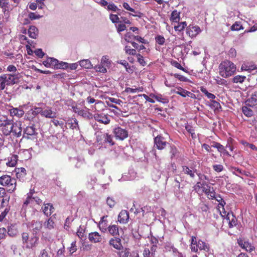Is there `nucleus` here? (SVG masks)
Here are the masks:
<instances>
[{"label": "nucleus", "mask_w": 257, "mask_h": 257, "mask_svg": "<svg viewBox=\"0 0 257 257\" xmlns=\"http://www.w3.org/2000/svg\"><path fill=\"white\" fill-rule=\"evenodd\" d=\"M10 120L8 119L6 115H0V127L6 124Z\"/></svg>", "instance_id": "obj_60"}, {"label": "nucleus", "mask_w": 257, "mask_h": 257, "mask_svg": "<svg viewBox=\"0 0 257 257\" xmlns=\"http://www.w3.org/2000/svg\"><path fill=\"white\" fill-rule=\"evenodd\" d=\"M231 31H239L243 29V27L239 22H236L233 24L230 28Z\"/></svg>", "instance_id": "obj_51"}, {"label": "nucleus", "mask_w": 257, "mask_h": 257, "mask_svg": "<svg viewBox=\"0 0 257 257\" xmlns=\"http://www.w3.org/2000/svg\"><path fill=\"white\" fill-rule=\"evenodd\" d=\"M16 176L18 178L21 179L26 175V170L24 168H18L16 169Z\"/></svg>", "instance_id": "obj_39"}, {"label": "nucleus", "mask_w": 257, "mask_h": 257, "mask_svg": "<svg viewBox=\"0 0 257 257\" xmlns=\"http://www.w3.org/2000/svg\"><path fill=\"white\" fill-rule=\"evenodd\" d=\"M154 147L157 149L163 150L166 147L167 142L163 137L158 135L154 138Z\"/></svg>", "instance_id": "obj_9"}, {"label": "nucleus", "mask_w": 257, "mask_h": 257, "mask_svg": "<svg viewBox=\"0 0 257 257\" xmlns=\"http://www.w3.org/2000/svg\"><path fill=\"white\" fill-rule=\"evenodd\" d=\"M246 105L250 107H253L257 105V98L253 96H251L245 102Z\"/></svg>", "instance_id": "obj_42"}, {"label": "nucleus", "mask_w": 257, "mask_h": 257, "mask_svg": "<svg viewBox=\"0 0 257 257\" xmlns=\"http://www.w3.org/2000/svg\"><path fill=\"white\" fill-rule=\"evenodd\" d=\"M19 73L4 74L0 76V91L5 89L6 86H11L19 81Z\"/></svg>", "instance_id": "obj_2"}, {"label": "nucleus", "mask_w": 257, "mask_h": 257, "mask_svg": "<svg viewBox=\"0 0 257 257\" xmlns=\"http://www.w3.org/2000/svg\"><path fill=\"white\" fill-rule=\"evenodd\" d=\"M103 239V237L97 231L91 232L88 234V239L92 243H101Z\"/></svg>", "instance_id": "obj_10"}, {"label": "nucleus", "mask_w": 257, "mask_h": 257, "mask_svg": "<svg viewBox=\"0 0 257 257\" xmlns=\"http://www.w3.org/2000/svg\"><path fill=\"white\" fill-rule=\"evenodd\" d=\"M122 6L127 11H129L130 12H133V13H138L140 15H141L142 13L140 12H136L135 11V10L132 8H131L129 4L127 3H126V2H124L123 4H122ZM134 17H141V15H138V14H136V15H132Z\"/></svg>", "instance_id": "obj_40"}, {"label": "nucleus", "mask_w": 257, "mask_h": 257, "mask_svg": "<svg viewBox=\"0 0 257 257\" xmlns=\"http://www.w3.org/2000/svg\"><path fill=\"white\" fill-rule=\"evenodd\" d=\"M0 184L7 186V191L10 193L13 192L16 189V179L9 175H4L0 177Z\"/></svg>", "instance_id": "obj_5"}, {"label": "nucleus", "mask_w": 257, "mask_h": 257, "mask_svg": "<svg viewBox=\"0 0 257 257\" xmlns=\"http://www.w3.org/2000/svg\"><path fill=\"white\" fill-rule=\"evenodd\" d=\"M107 230L113 236H120V231L122 230V229L119 228L117 225L110 224L107 226Z\"/></svg>", "instance_id": "obj_16"}, {"label": "nucleus", "mask_w": 257, "mask_h": 257, "mask_svg": "<svg viewBox=\"0 0 257 257\" xmlns=\"http://www.w3.org/2000/svg\"><path fill=\"white\" fill-rule=\"evenodd\" d=\"M176 88L177 90L174 91V92L176 94L180 95L183 97H185L187 96H188L190 97L191 98H194L195 96L194 94L185 89H183L181 87H177Z\"/></svg>", "instance_id": "obj_20"}, {"label": "nucleus", "mask_w": 257, "mask_h": 257, "mask_svg": "<svg viewBox=\"0 0 257 257\" xmlns=\"http://www.w3.org/2000/svg\"><path fill=\"white\" fill-rule=\"evenodd\" d=\"M109 19L112 23L115 24L119 22V18L117 15L110 14L109 15Z\"/></svg>", "instance_id": "obj_57"}, {"label": "nucleus", "mask_w": 257, "mask_h": 257, "mask_svg": "<svg viewBox=\"0 0 257 257\" xmlns=\"http://www.w3.org/2000/svg\"><path fill=\"white\" fill-rule=\"evenodd\" d=\"M18 160V156L17 155H13L9 158L8 162L7 163V165L9 167H15Z\"/></svg>", "instance_id": "obj_33"}, {"label": "nucleus", "mask_w": 257, "mask_h": 257, "mask_svg": "<svg viewBox=\"0 0 257 257\" xmlns=\"http://www.w3.org/2000/svg\"><path fill=\"white\" fill-rule=\"evenodd\" d=\"M95 69L96 71L105 73L107 72L106 67L102 65L101 63L100 64L95 66Z\"/></svg>", "instance_id": "obj_53"}, {"label": "nucleus", "mask_w": 257, "mask_h": 257, "mask_svg": "<svg viewBox=\"0 0 257 257\" xmlns=\"http://www.w3.org/2000/svg\"><path fill=\"white\" fill-rule=\"evenodd\" d=\"M42 209L43 213L47 216H50L55 210L53 205L50 203H44V206L42 207Z\"/></svg>", "instance_id": "obj_22"}, {"label": "nucleus", "mask_w": 257, "mask_h": 257, "mask_svg": "<svg viewBox=\"0 0 257 257\" xmlns=\"http://www.w3.org/2000/svg\"><path fill=\"white\" fill-rule=\"evenodd\" d=\"M214 199H215L217 202H219V204L217 207H220V206H224L226 204L220 195H215V198H214Z\"/></svg>", "instance_id": "obj_54"}, {"label": "nucleus", "mask_w": 257, "mask_h": 257, "mask_svg": "<svg viewBox=\"0 0 257 257\" xmlns=\"http://www.w3.org/2000/svg\"><path fill=\"white\" fill-rule=\"evenodd\" d=\"M171 64L175 67L181 70L182 71L188 73L189 72L185 68H183L181 65L177 61L173 60L171 61Z\"/></svg>", "instance_id": "obj_49"}, {"label": "nucleus", "mask_w": 257, "mask_h": 257, "mask_svg": "<svg viewBox=\"0 0 257 257\" xmlns=\"http://www.w3.org/2000/svg\"><path fill=\"white\" fill-rule=\"evenodd\" d=\"M69 128L72 130L76 129L78 127V122L75 118H69L65 123Z\"/></svg>", "instance_id": "obj_28"}, {"label": "nucleus", "mask_w": 257, "mask_h": 257, "mask_svg": "<svg viewBox=\"0 0 257 257\" xmlns=\"http://www.w3.org/2000/svg\"><path fill=\"white\" fill-rule=\"evenodd\" d=\"M9 112L11 116L13 117L16 116L18 118L22 117L25 113L22 108V106H20L18 108L12 106V108L9 109Z\"/></svg>", "instance_id": "obj_17"}, {"label": "nucleus", "mask_w": 257, "mask_h": 257, "mask_svg": "<svg viewBox=\"0 0 257 257\" xmlns=\"http://www.w3.org/2000/svg\"><path fill=\"white\" fill-rule=\"evenodd\" d=\"M211 147L212 148L217 149V151L221 154L226 155L227 156H231V154H230L229 152L226 150L225 147L218 142H213L212 145H211Z\"/></svg>", "instance_id": "obj_23"}, {"label": "nucleus", "mask_w": 257, "mask_h": 257, "mask_svg": "<svg viewBox=\"0 0 257 257\" xmlns=\"http://www.w3.org/2000/svg\"><path fill=\"white\" fill-rule=\"evenodd\" d=\"M22 239L23 244L25 245L26 248L31 249L36 246L39 238L36 234L33 233L30 236L28 232H23L22 234Z\"/></svg>", "instance_id": "obj_4"}, {"label": "nucleus", "mask_w": 257, "mask_h": 257, "mask_svg": "<svg viewBox=\"0 0 257 257\" xmlns=\"http://www.w3.org/2000/svg\"><path fill=\"white\" fill-rule=\"evenodd\" d=\"M103 139L104 142L108 144L110 146L114 145V142L113 141L112 136L108 133H105L103 135Z\"/></svg>", "instance_id": "obj_38"}, {"label": "nucleus", "mask_w": 257, "mask_h": 257, "mask_svg": "<svg viewBox=\"0 0 257 257\" xmlns=\"http://www.w3.org/2000/svg\"><path fill=\"white\" fill-rule=\"evenodd\" d=\"M13 131L12 133L13 135L17 137H19L22 135V128L21 126V124L18 123H13Z\"/></svg>", "instance_id": "obj_27"}, {"label": "nucleus", "mask_w": 257, "mask_h": 257, "mask_svg": "<svg viewBox=\"0 0 257 257\" xmlns=\"http://www.w3.org/2000/svg\"><path fill=\"white\" fill-rule=\"evenodd\" d=\"M180 13L176 10L172 11L170 18V20L173 23H178L180 19Z\"/></svg>", "instance_id": "obj_32"}, {"label": "nucleus", "mask_w": 257, "mask_h": 257, "mask_svg": "<svg viewBox=\"0 0 257 257\" xmlns=\"http://www.w3.org/2000/svg\"><path fill=\"white\" fill-rule=\"evenodd\" d=\"M238 244L241 248L247 251L251 252L254 249V247L250 243L247 241H244L243 240H238Z\"/></svg>", "instance_id": "obj_25"}, {"label": "nucleus", "mask_w": 257, "mask_h": 257, "mask_svg": "<svg viewBox=\"0 0 257 257\" xmlns=\"http://www.w3.org/2000/svg\"><path fill=\"white\" fill-rule=\"evenodd\" d=\"M134 37H136L135 35L128 33L125 35L124 39L127 42L131 43L135 40Z\"/></svg>", "instance_id": "obj_63"}, {"label": "nucleus", "mask_w": 257, "mask_h": 257, "mask_svg": "<svg viewBox=\"0 0 257 257\" xmlns=\"http://www.w3.org/2000/svg\"><path fill=\"white\" fill-rule=\"evenodd\" d=\"M204 194L207 196L209 199H214L215 198V192L212 187L209 186L207 189V191L204 192Z\"/></svg>", "instance_id": "obj_34"}, {"label": "nucleus", "mask_w": 257, "mask_h": 257, "mask_svg": "<svg viewBox=\"0 0 257 257\" xmlns=\"http://www.w3.org/2000/svg\"><path fill=\"white\" fill-rule=\"evenodd\" d=\"M178 25L174 27V29L176 31L181 32L187 26L186 22H178Z\"/></svg>", "instance_id": "obj_47"}, {"label": "nucleus", "mask_w": 257, "mask_h": 257, "mask_svg": "<svg viewBox=\"0 0 257 257\" xmlns=\"http://www.w3.org/2000/svg\"><path fill=\"white\" fill-rule=\"evenodd\" d=\"M38 29L34 26H31L28 29V35L31 38L36 39L38 35Z\"/></svg>", "instance_id": "obj_30"}, {"label": "nucleus", "mask_w": 257, "mask_h": 257, "mask_svg": "<svg viewBox=\"0 0 257 257\" xmlns=\"http://www.w3.org/2000/svg\"><path fill=\"white\" fill-rule=\"evenodd\" d=\"M242 112L246 116L248 117H250L253 115V111L252 110L246 106H242Z\"/></svg>", "instance_id": "obj_43"}, {"label": "nucleus", "mask_w": 257, "mask_h": 257, "mask_svg": "<svg viewBox=\"0 0 257 257\" xmlns=\"http://www.w3.org/2000/svg\"><path fill=\"white\" fill-rule=\"evenodd\" d=\"M101 63L106 67H109L110 65V62L109 59L106 56L102 57L101 60Z\"/></svg>", "instance_id": "obj_56"}, {"label": "nucleus", "mask_w": 257, "mask_h": 257, "mask_svg": "<svg viewBox=\"0 0 257 257\" xmlns=\"http://www.w3.org/2000/svg\"><path fill=\"white\" fill-rule=\"evenodd\" d=\"M218 69L219 75L226 78L234 74L236 67L233 62L226 60L220 63Z\"/></svg>", "instance_id": "obj_1"}, {"label": "nucleus", "mask_w": 257, "mask_h": 257, "mask_svg": "<svg viewBox=\"0 0 257 257\" xmlns=\"http://www.w3.org/2000/svg\"><path fill=\"white\" fill-rule=\"evenodd\" d=\"M201 32V30L198 26L190 25L186 28V34L191 38L195 37Z\"/></svg>", "instance_id": "obj_8"}, {"label": "nucleus", "mask_w": 257, "mask_h": 257, "mask_svg": "<svg viewBox=\"0 0 257 257\" xmlns=\"http://www.w3.org/2000/svg\"><path fill=\"white\" fill-rule=\"evenodd\" d=\"M155 40L156 43L158 44L159 45H163L165 43V39L162 35H157L155 37Z\"/></svg>", "instance_id": "obj_52"}, {"label": "nucleus", "mask_w": 257, "mask_h": 257, "mask_svg": "<svg viewBox=\"0 0 257 257\" xmlns=\"http://www.w3.org/2000/svg\"><path fill=\"white\" fill-rule=\"evenodd\" d=\"M13 120H10L1 127V131L4 135L8 136L11 134L13 131Z\"/></svg>", "instance_id": "obj_19"}, {"label": "nucleus", "mask_w": 257, "mask_h": 257, "mask_svg": "<svg viewBox=\"0 0 257 257\" xmlns=\"http://www.w3.org/2000/svg\"><path fill=\"white\" fill-rule=\"evenodd\" d=\"M40 114L43 116L50 118H54L56 116V112L52 111L51 109H48L44 110L41 109Z\"/></svg>", "instance_id": "obj_29"}, {"label": "nucleus", "mask_w": 257, "mask_h": 257, "mask_svg": "<svg viewBox=\"0 0 257 257\" xmlns=\"http://www.w3.org/2000/svg\"><path fill=\"white\" fill-rule=\"evenodd\" d=\"M79 64L82 67H84L86 69H90L92 67V65L88 59L80 61Z\"/></svg>", "instance_id": "obj_45"}, {"label": "nucleus", "mask_w": 257, "mask_h": 257, "mask_svg": "<svg viewBox=\"0 0 257 257\" xmlns=\"http://www.w3.org/2000/svg\"><path fill=\"white\" fill-rule=\"evenodd\" d=\"M38 257H54L53 253L51 251L50 246L48 248L41 249Z\"/></svg>", "instance_id": "obj_31"}, {"label": "nucleus", "mask_w": 257, "mask_h": 257, "mask_svg": "<svg viewBox=\"0 0 257 257\" xmlns=\"http://www.w3.org/2000/svg\"><path fill=\"white\" fill-rule=\"evenodd\" d=\"M37 135L36 126L32 123L24 129L23 137L27 140H34L36 139Z\"/></svg>", "instance_id": "obj_6"}, {"label": "nucleus", "mask_w": 257, "mask_h": 257, "mask_svg": "<svg viewBox=\"0 0 257 257\" xmlns=\"http://www.w3.org/2000/svg\"><path fill=\"white\" fill-rule=\"evenodd\" d=\"M209 185L208 184L205 182L201 183V182H198L193 187L194 190L198 193L201 194L207 191V189L208 188Z\"/></svg>", "instance_id": "obj_15"}, {"label": "nucleus", "mask_w": 257, "mask_h": 257, "mask_svg": "<svg viewBox=\"0 0 257 257\" xmlns=\"http://www.w3.org/2000/svg\"><path fill=\"white\" fill-rule=\"evenodd\" d=\"M42 222L40 221L33 220L32 222V227L34 231L37 233V231H40L42 228Z\"/></svg>", "instance_id": "obj_37"}, {"label": "nucleus", "mask_w": 257, "mask_h": 257, "mask_svg": "<svg viewBox=\"0 0 257 257\" xmlns=\"http://www.w3.org/2000/svg\"><path fill=\"white\" fill-rule=\"evenodd\" d=\"M144 257H154V254L153 252H151L150 250L148 248H145L143 251Z\"/></svg>", "instance_id": "obj_64"}, {"label": "nucleus", "mask_w": 257, "mask_h": 257, "mask_svg": "<svg viewBox=\"0 0 257 257\" xmlns=\"http://www.w3.org/2000/svg\"><path fill=\"white\" fill-rule=\"evenodd\" d=\"M93 117L96 121L104 124H107L109 123L110 121V118L108 117L107 114H105L103 113H94L93 115Z\"/></svg>", "instance_id": "obj_11"}, {"label": "nucleus", "mask_w": 257, "mask_h": 257, "mask_svg": "<svg viewBox=\"0 0 257 257\" xmlns=\"http://www.w3.org/2000/svg\"><path fill=\"white\" fill-rule=\"evenodd\" d=\"M41 111V107H36L31 109L26 113L25 118L26 119L31 121Z\"/></svg>", "instance_id": "obj_14"}, {"label": "nucleus", "mask_w": 257, "mask_h": 257, "mask_svg": "<svg viewBox=\"0 0 257 257\" xmlns=\"http://www.w3.org/2000/svg\"><path fill=\"white\" fill-rule=\"evenodd\" d=\"M75 113H78V115H81L84 117H89V115H91V114L83 109H81V110H75Z\"/></svg>", "instance_id": "obj_59"}, {"label": "nucleus", "mask_w": 257, "mask_h": 257, "mask_svg": "<svg viewBox=\"0 0 257 257\" xmlns=\"http://www.w3.org/2000/svg\"><path fill=\"white\" fill-rule=\"evenodd\" d=\"M246 78L245 76L237 75L234 76L231 81L235 83H242L245 81Z\"/></svg>", "instance_id": "obj_41"}, {"label": "nucleus", "mask_w": 257, "mask_h": 257, "mask_svg": "<svg viewBox=\"0 0 257 257\" xmlns=\"http://www.w3.org/2000/svg\"><path fill=\"white\" fill-rule=\"evenodd\" d=\"M109 240V245L116 249L120 250L122 248L120 236H113Z\"/></svg>", "instance_id": "obj_12"}, {"label": "nucleus", "mask_w": 257, "mask_h": 257, "mask_svg": "<svg viewBox=\"0 0 257 257\" xmlns=\"http://www.w3.org/2000/svg\"><path fill=\"white\" fill-rule=\"evenodd\" d=\"M195 165H192L189 167L187 166H182V171L186 175L190 176L191 178L195 177V174L197 173V169Z\"/></svg>", "instance_id": "obj_13"}, {"label": "nucleus", "mask_w": 257, "mask_h": 257, "mask_svg": "<svg viewBox=\"0 0 257 257\" xmlns=\"http://www.w3.org/2000/svg\"><path fill=\"white\" fill-rule=\"evenodd\" d=\"M144 90L143 87H139L136 88H133L130 87H126L125 88L124 91L127 93H136L137 92H142Z\"/></svg>", "instance_id": "obj_46"}, {"label": "nucleus", "mask_w": 257, "mask_h": 257, "mask_svg": "<svg viewBox=\"0 0 257 257\" xmlns=\"http://www.w3.org/2000/svg\"><path fill=\"white\" fill-rule=\"evenodd\" d=\"M0 8L2 9V11L5 15L9 14L10 11L12 10V9H10L9 0H0Z\"/></svg>", "instance_id": "obj_21"}, {"label": "nucleus", "mask_w": 257, "mask_h": 257, "mask_svg": "<svg viewBox=\"0 0 257 257\" xmlns=\"http://www.w3.org/2000/svg\"><path fill=\"white\" fill-rule=\"evenodd\" d=\"M106 9L109 11H111L114 12H115L118 10L117 6L113 3H108Z\"/></svg>", "instance_id": "obj_61"}, {"label": "nucleus", "mask_w": 257, "mask_h": 257, "mask_svg": "<svg viewBox=\"0 0 257 257\" xmlns=\"http://www.w3.org/2000/svg\"><path fill=\"white\" fill-rule=\"evenodd\" d=\"M257 69L256 66L254 64H249L248 63L243 64L241 67V69L242 71H247L250 72L251 70H256Z\"/></svg>", "instance_id": "obj_36"}, {"label": "nucleus", "mask_w": 257, "mask_h": 257, "mask_svg": "<svg viewBox=\"0 0 257 257\" xmlns=\"http://www.w3.org/2000/svg\"><path fill=\"white\" fill-rule=\"evenodd\" d=\"M7 233L9 235L12 237L16 236L18 233V231L17 229L13 228V227H9L8 228Z\"/></svg>", "instance_id": "obj_62"}, {"label": "nucleus", "mask_w": 257, "mask_h": 257, "mask_svg": "<svg viewBox=\"0 0 257 257\" xmlns=\"http://www.w3.org/2000/svg\"><path fill=\"white\" fill-rule=\"evenodd\" d=\"M154 97L157 101L164 103H167L168 102V100L166 98L163 97L161 94L154 95Z\"/></svg>", "instance_id": "obj_58"}, {"label": "nucleus", "mask_w": 257, "mask_h": 257, "mask_svg": "<svg viewBox=\"0 0 257 257\" xmlns=\"http://www.w3.org/2000/svg\"><path fill=\"white\" fill-rule=\"evenodd\" d=\"M190 249L192 251L197 252L198 250H203L208 253H210V247L208 243L202 241L201 239L197 240L196 237L191 236Z\"/></svg>", "instance_id": "obj_3"}, {"label": "nucleus", "mask_w": 257, "mask_h": 257, "mask_svg": "<svg viewBox=\"0 0 257 257\" xmlns=\"http://www.w3.org/2000/svg\"><path fill=\"white\" fill-rule=\"evenodd\" d=\"M54 222L52 219L51 217L49 218L44 223V227L46 229H48L49 230H51L54 227Z\"/></svg>", "instance_id": "obj_44"}, {"label": "nucleus", "mask_w": 257, "mask_h": 257, "mask_svg": "<svg viewBox=\"0 0 257 257\" xmlns=\"http://www.w3.org/2000/svg\"><path fill=\"white\" fill-rule=\"evenodd\" d=\"M226 220L230 228H232L237 225V219L233 213H227Z\"/></svg>", "instance_id": "obj_24"}, {"label": "nucleus", "mask_w": 257, "mask_h": 257, "mask_svg": "<svg viewBox=\"0 0 257 257\" xmlns=\"http://www.w3.org/2000/svg\"><path fill=\"white\" fill-rule=\"evenodd\" d=\"M113 133L117 140L123 141L128 137V131L120 126H117L114 128Z\"/></svg>", "instance_id": "obj_7"}, {"label": "nucleus", "mask_w": 257, "mask_h": 257, "mask_svg": "<svg viewBox=\"0 0 257 257\" xmlns=\"http://www.w3.org/2000/svg\"><path fill=\"white\" fill-rule=\"evenodd\" d=\"M51 122L55 126H60L63 131H65L66 129H67V126L65 124V123L63 120L53 118L51 120Z\"/></svg>", "instance_id": "obj_35"}, {"label": "nucleus", "mask_w": 257, "mask_h": 257, "mask_svg": "<svg viewBox=\"0 0 257 257\" xmlns=\"http://www.w3.org/2000/svg\"><path fill=\"white\" fill-rule=\"evenodd\" d=\"M200 90H201V91L206 96H207L208 98L212 99H214L215 98V97H216L215 95L211 93L208 92V91L207 90V89L205 88L201 87Z\"/></svg>", "instance_id": "obj_48"}, {"label": "nucleus", "mask_w": 257, "mask_h": 257, "mask_svg": "<svg viewBox=\"0 0 257 257\" xmlns=\"http://www.w3.org/2000/svg\"><path fill=\"white\" fill-rule=\"evenodd\" d=\"M107 217V215L101 217L98 224L99 229L104 233L107 231V221L106 218Z\"/></svg>", "instance_id": "obj_26"}, {"label": "nucleus", "mask_w": 257, "mask_h": 257, "mask_svg": "<svg viewBox=\"0 0 257 257\" xmlns=\"http://www.w3.org/2000/svg\"><path fill=\"white\" fill-rule=\"evenodd\" d=\"M130 252L128 248H125L124 249L119 251L118 255L119 257H128Z\"/></svg>", "instance_id": "obj_55"}, {"label": "nucleus", "mask_w": 257, "mask_h": 257, "mask_svg": "<svg viewBox=\"0 0 257 257\" xmlns=\"http://www.w3.org/2000/svg\"><path fill=\"white\" fill-rule=\"evenodd\" d=\"M129 213L125 210H121L117 217V221L120 224H126L128 222L129 220Z\"/></svg>", "instance_id": "obj_18"}, {"label": "nucleus", "mask_w": 257, "mask_h": 257, "mask_svg": "<svg viewBox=\"0 0 257 257\" xmlns=\"http://www.w3.org/2000/svg\"><path fill=\"white\" fill-rule=\"evenodd\" d=\"M125 52L130 55H137V51L135 49H132L129 46H125L124 48Z\"/></svg>", "instance_id": "obj_50"}]
</instances>
